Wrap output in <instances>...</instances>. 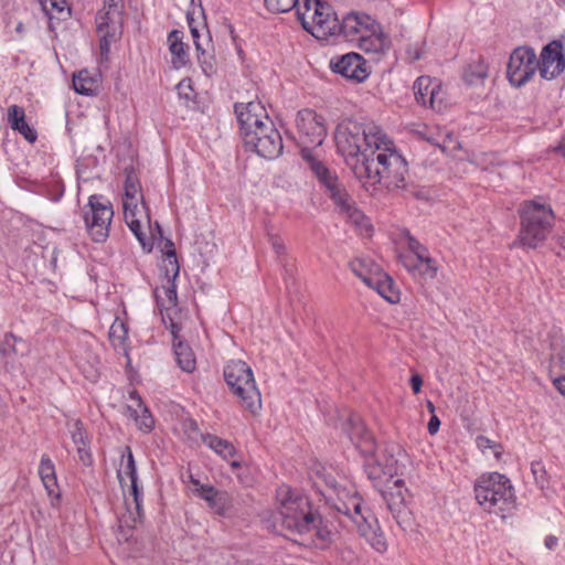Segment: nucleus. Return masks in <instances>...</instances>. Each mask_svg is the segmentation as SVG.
I'll use <instances>...</instances> for the list:
<instances>
[{
	"label": "nucleus",
	"mask_w": 565,
	"mask_h": 565,
	"mask_svg": "<svg viewBox=\"0 0 565 565\" xmlns=\"http://www.w3.org/2000/svg\"><path fill=\"white\" fill-rule=\"evenodd\" d=\"M125 0H104L96 14V32L99 36L100 60L107 61L113 43L122 34Z\"/></svg>",
	"instance_id": "6e6552de"
},
{
	"label": "nucleus",
	"mask_w": 565,
	"mask_h": 565,
	"mask_svg": "<svg viewBox=\"0 0 565 565\" xmlns=\"http://www.w3.org/2000/svg\"><path fill=\"white\" fill-rule=\"evenodd\" d=\"M558 540L554 535L546 536L544 545L547 550H554L557 546Z\"/></svg>",
	"instance_id": "338daca9"
},
{
	"label": "nucleus",
	"mask_w": 565,
	"mask_h": 565,
	"mask_svg": "<svg viewBox=\"0 0 565 565\" xmlns=\"http://www.w3.org/2000/svg\"><path fill=\"white\" fill-rule=\"evenodd\" d=\"M171 333L173 334V349L178 365L184 372H193L196 366V360L191 347L179 339L174 323L171 324Z\"/></svg>",
	"instance_id": "bb28decb"
},
{
	"label": "nucleus",
	"mask_w": 565,
	"mask_h": 565,
	"mask_svg": "<svg viewBox=\"0 0 565 565\" xmlns=\"http://www.w3.org/2000/svg\"><path fill=\"white\" fill-rule=\"evenodd\" d=\"M338 151L355 172V164L373 157L386 142V135L373 124L348 120L339 124L334 132Z\"/></svg>",
	"instance_id": "f257e3e1"
},
{
	"label": "nucleus",
	"mask_w": 565,
	"mask_h": 565,
	"mask_svg": "<svg viewBox=\"0 0 565 565\" xmlns=\"http://www.w3.org/2000/svg\"><path fill=\"white\" fill-rule=\"evenodd\" d=\"M335 509L339 513H342L350 518L356 525L365 521L366 515L362 510V499L358 495H352L348 501H340L335 503Z\"/></svg>",
	"instance_id": "f704fd0d"
},
{
	"label": "nucleus",
	"mask_w": 565,
	"mask_h": 565,
	"mask_svg": "<svg viewBox=\"0 0 565 565\" xmlns=\"http://www.w3.org/2000/svg\"><path fill=\"white\" fill-rule=\"evenodd\" d=\"M70 433L76 447L89 444L87 433L84 429L83 423L81 420L76 419L70 425Z\"/></svg>",
	"instance_id": "a18cd8bd"
},
{
	"label": "nucleus",
	"mask_w": 565,
	"mask_h": 565,
	"mask_svg": "<svg viewBox=\"0 0 565 565\" xmlns=\"http://www.w3.org/2000/svg\"><path fill=\"white\" fill-rule=\"evenodd\" d=\"M77 454H78V457H79L81 461L84 465H86V466H90L92 465L93 459H92V454L89 451L88 445L78 446L77 447Z\"/></svg>",
	"instance_id": "bf43d9fd"
},
{
	"label": "nucleus",
	"mask_w": 565,
	"mask_h": 565,
	"mask_svg": "<svg viewBox=\"0 0 565 565\" xmlns=\"http://www.w3.org/2000/svg\"><path fill=\"white\" fill-rule=\"evenodd\" d=\"M356 527L359 533L376 552L383 553L386 551L387 543L383 532L377 526L376 521H374V523H370L369 518L366 516L365 521L360 522Z\"/></svg>",
	"instance_id": "cd10ccee"
},
{
	"label": "nucleus",
	"mask_w": 565,
	"mask_h": 565,
	"mask_svg": "<svg viewBox=\"0 0 565 565\" xmlns=\"http://www.w3.org/2000/svg\"><path fill=\"white\" fill-rule=\"evenodd\" d=\"M296 126L301 154L305 149H310L313 152L316 147L322 145L327 136V128L323 118L316 111L311 109L299 110L296 117Z\"/></svg>",
	"instance_id": "f8f14e48"
},
{
	"label": "nucleus",
	"mask_w": 565,
	"mask_h": 565,
	"mask_svg": "<svg viewBox=\"0 0 565 565\" xmlns=\"http://www.w3.org/2000/svg\"><path fill=\"white\" fill-rule=\"evenodd\" d=\"M403 266L414 277H420L423 279H433L437 275L436 262L415 264L412 256H399Z\"/></svg>",
	"instance_id": "72a5a7b5"
},
{
	"label": "nucleus",
	"mask_w": 565,
	"mask_h": 565,
	"mask_svg": "<svg viewBox=\"0 0 565 565\" xmlns=\"http://www.w3.org/2000/svg\"><path fill=\"white\" fill-rule=\"evenodd\" d=\"M166 247H169V249L166 252V258L163 259L161 269L164 270L168 282H170L171 280H175L178 277L180 267L173 248V243L168 241Z\"/></svg>",
	"instance_id": "a19ab883"
},
{
	"label": "nucleus",
	"mask_w": 565,
	"mask_h": 565,
	"mask_svg": "<svg viewBox=\"0 0 565 565\" xmlns=\"http://www.w3.org/2000/svg\"><path fill=\"white\" fill-rule=\"evenodd\" d=\"M245 147L265 159H275L282 152L284 145L280 132L273 120H266L262 127L247 132L243 138Z\"/></svg>",
	"instance_id": "9b49d317"
},
{
	"label": "nucleus",
	"mask_w": 565,
	"mask_h": 565,
	"mask_svg": "<svg viewBox=\"0 0 565 565\" xmlns=\"http://www.w3.org/2000/svg\"><path fill=\"white\" fill-rule=\"evenodd\" d=\"M330 67L334 73L356 83L365 81L370 75L366 61L354 52L333 57L330 61Z\"/></svg>",
	"instance_id": "6ab92c4d"
},
{
	"label": "nucleus",
	"mask_w": 565,
	"mask_h": 565,
	"mask_svg": "<svg viewBox=\"0 0 565 565\" xmlns=\"http://www.w3.org/2000/svg\"><path fill=\"white\" fill-rule=\"evenodd\" d=\"M26 352V342L13 333H7L0 341V354L6 360H12L17 355H24Z\"/></svg>",
	"instance_id": "2f4dec72"
},
{
	"label": "nucleus",
	"mask_w": 565,
	"mask_h": 565,
	"mask_svg": "<svg viewBox=\"0 0 565 565\" xmlns=\"http://www.w3.org/2000/svg\"><path fill=\"white\" fill-rule=\"evenodd\" d=\"M114 216L110 202H103L102 196L94 194L84 207V221L88 234L97 243L105 242L109 235V226Z\"/></svg>",
	"instance_id": "9d476101"
},
{
	"label": "nucleus",
	"mask_w": 565,
	"mask_h": 565,
	"mask_svg": "<svg viewBox=\"0 0 565 565\" xmlns=\"http://www.w3.org/2000/svg\"><path fill=\"white\" fill-rule=\"evenodd\" d=\"M349 266L366 286L369 278H374L383 273L382 268L370 258H355L350 262Z\"/></svg>",
	"instance_id": "473e14b6"
},
{
	"label": "nucleus",
	"mask_w": 565,
	"mask_h": 565,
	"mask_svg": "<svg viewBox=\"0 0 565 565\" xmlns=\"http://www.w3.org/2000/svg\"><path fill=\"white\" fill-rule=\"evenodd\" d=\"M429 94L427 106L436 111H443L446 108V94L438 81Z\"/></svg>",
	"instance_id": "c03bdc74"
},
{
	"label": "nucleus",
	"mask_w": 565,
	"mask_h": 565,
	"mask_svg": "<svg viewBox=\"0 0 565 565\" xmlns=\"http://www.w3.org/2000/svg\"><path fill=\"white\" fill-rule=\"evenodd\" d=\"M186 19H188V24H189V28H190L191 35L193 38V42H194L195 49H196V51H200V50H202V47H204L203 43L200 41V39H201L200 31L201 30H200L199 25L195 24L193 17L188 14Z\"/></svg>",
	"instance_id": "603ef678"
},
{
	"label": "nucleus",
	"mask_w": 565,
	"mask_h": 565,
	"mask_svg": "<svg viewBox=\"0 0 565 565\" xmlns=\"http://www.w3.org/2000/svg\"><path fill=\"white\" fill-rule=\"evenodd\" d=\"M234 111L237 117L242 138L246 137V134L253 132L257 128L262 127L266 120H270L266 108L260 102H248V103H236L234 105Z\"/></svg>",
	"instance_id": "a211bd4d"
},
{
	"label": "nucleus",
	"mask_w": 565,
	"mask_h": 565,
	"mask_svg": "<svg viewBox=\"0 0 565 565\" xmlns=\"http://www.w3.org/2000/svg\"><path fill=\"white\" fill-rule=\"evenodd\" d=\"M475 495L478 503L489 513L509 511L514 507L513 487L504 475L498 472L479 477L475 484Z\"/></svg>",
	"instance_id": "39448f33"
},
{
	"label": "nucleus",
	"mask_w": 565,
	"mask_h": 565,
	"mask_svg": "<svg viewBox=\"0 0 565 565\" xmlns=\"http://www.w3.org/2000/svg\"><path fill=\"white\" fill-rule=\"evenodd\" d=\"M76 365L82 374L90 382L99 377L100 360L89 347H83L76 355Z\"/></svg>",
	"instance_id": "393cba45"
},
{
	"label": "nucleus",
	"mask_w": 565,
	"mask_h": 565,
	"mask_svg": "<svg viewBox=\"0 0 565 565\" xmlns=\"http://www.w3.org/2000/svg\"><path fill=\"white\" fill-rule=\"evenodd\" d=\"M407 54L413 62L418 61L422 57V52L417 47H409L407 50Z\"/></svg>",
	"instance_id": "774afa93"
},
{
	"label": "nucleus",
	"mask_w": 565,
	"mask_h": 565,
	"mask_svg": "<svg viewBox=\"0 0 565 565\" xmlns=\"http://www.w3.org/2000/svg\"><path fill=\"white\" fill-rule=\"evenodd\" d=\"M343 430L362 455H372L376 450L372 434L366 429L359 416H350L343 424Z\"/></svg>",
	"instance_id": "412c9836"
},
{
	"label": "nucleus",
	"mask_w": 565,
	"mask_h": 565,
	"mask_svg": "<svg viewBox=\"0 0 565 565\" xmlns=\"http://www.w3.org/2000/svg\"><path fill=\"white\" fill-rule=\"evenodd\" d=\"M130 397L131 399H135L137 402L138 406V408L136 409H131V407H129V409L131 411V416L135 417V420L139 425L140 429H143L146 431L151 430L154 425V420L149 409L146 406H143L140 396L136 392L131 393Z\"/></svg>",
	"instance_id": "e433bc0d"
},
{
	"label": "nucleus",
	"mask_w": 565,
	"mask_h": 565,
	"mask_svg": "<svg viewBox=\"0 0 565 565\" xmlns=\"http://www.w3.org/2000/svg\"><path fill=\"white\" fill-rule=\"evenodd\" d=\"M554 220L550 206L533 201L525 202L521 212L520 244L524 247L536 248L548 236Z\"/></svg>",
	"instance_id": "423d86ee"
},
{
	"label": "nucleus",
	"mask_w": 565,
	"mask_h": 565,
	"mask_svg": "<svg viewBox=\"0 0 565 565\" xmlns=\"http://www.w3.org/2000/svg\"><path fill=\"white\" fill-rule=\"evenodd\" d=\"M313 4L316 8L313 13L309 15L311 20L308 32L317 39H327L328 36L337 35L340 22L330 4L322 1L315 2Z\"/></svg>",
	"instance_id": "f3484780"
},
{
	"label": "nucleus",
	"mask_w": 565,
	"mask_h": 565,
	"mask_svg": "<svg viewBox=\"0 0 565 565\" xmlns=\"http://www.w3.org/2000/svg\"><path fill=\"white\" fill-rule=\"evenodd\" d=\"M224 380L242 406L256 414L262 407L260 393L252 369L241 360L230 361L224 367Z\"/></svg>",
	"instance_id": "0eeeda50"
},
{
	"label": "nucleus",
	"mask_w": 565,
	"mask_h": 565,
	"mask_svg": "<svg viewBox=\"0 0 565 565\" xmlns=\"http://www.w3.org/2000/svg\"><path fill=\"white\" fill-rule=\"evenodd\" d=\"M553 383L558 392L565 396V375L554 379Z\"/></svg>",
	"instance_id": "69168bd1"
},
{
	"label": "nucleus",
	"mask_w": 565,
	"mask_h": 565,
	"mask_svg": "<svg viewBox=\"0 0 565 565\" xmlns=\"http://www.w3.org/2000/svg\"><path fill=\"white\" fill-rule=\"evenodd\" d=\"M557 363L565 369V350H562L557 355L552 356V366L555 367Z\"/></svg>",
	"instance_id": "0e129e2a"
},
{
	"label": "nucleus",
	"mask_w": 565,
	"mask_h": 565,
	"mask_svg": "<svg viewBox=\"0 0 565 565\" xmlns=\"http://www.w3.org/2000/svg\"><path fill=\"white\" fill-rule=\"evenodd\" d=\"M49 10L50 18H52V13L55 11L57 13H63L65 10L67 11V14L70 13V9L67 8L66 0H49Z\"/></svg>",
	"instance_id": "6e6d98bb"
},
{
	"label": "nucleus",
	"mask_w": 565,
	"mask_h": 565,
	"mask_svg": "<svg viewBox=\"0 0 565 565\" xmlns=\"http://www.w3.org/2000/svg\"><path fill=\"white\" fill-rule=\"evenodd\" d=\"M367 286L376 290L390 303L399 301V292L395 289L393 279L384 271L374 278H369Z\"/></svg>",
	"instance_id": "c756f323"
},
{
	"label": "nucleus",
	"mask_w": 565,
	"mask_h": 565,
	"mask_svg": "<svg viewBox=\"0 0 565 565\" xmlns=\"http://www.w3.org/2000/svg\"><path fill=\"white\" fill-rule=\"evenodd\" d=\"M407 173L406 160L394 149L393 141L387 137L381 150L355 164L359 179H365L372 184L383 183L388 190L405 188Z\"/></svg>",
	"instance_id": "f03ea898"
},
{
	"label": "nucleus",
	"mask_w": 565,
	"mask_h": 565,
	"mask_svg": "<svg viewBox=\"0 0 565 565\" xmlns=\"http://www.w3.org/2000/svg\"><path fill=\"white\" fill-rule=\"evenodd\" d=\"M343 202L339 203L334 202V204L339 207L340 212L344 213L349 220L355 224L356 226L365 230H370L371 225L369 224L367 218L365 215L354 206V202L352 201L351 196L347 193L343 195Z\"/></svg>",
	"instance_id": "c9c22d12"
},
{
	"label": "nucleus",
	"mask_w": 565,
	"mask_h": 565,
	"mask_svg": "<svg viewBox=\"0 0 565 565\" xmlns=\"http://www.w3.org/2000/svg\"><path fill=\"white\" fill-rule=\"evenodd\" d=\"M317 519L319 520L317 522V526L312 529L317 531V536L323 541V542H328L330 541L331 539V531L327 527V526H323L322 525V520L320 518V515L317 514Z\"/></svg>",
	"instance_id": "4d7b16f0"
},
{
	"label": "nucleus",
	"mask_w": 565,
	"mask_h": 565,
	"mask_svg": "<svg viewBox=\"0 0 565 565\" xmlns=\"http://www.w3.org/2000/svg\"><path fill=\"white\" fill-rule=\"evenodd\" d=\"M178 90H179V95L183 98H185L186 100H190L193 98V88L191 86V81L190 79H182L178 86H177Z\"/></svg>",
	"instance_id": "5fc2aeb1"
},
{
	"label": "nucleus",
	"mask_w": 565,
	"mask_h": 565,
	"mask_svg": "<svg viewBox=\"0 0 565 565\" xmlns=\"http://www.w3.org/2000/svg\"><path fill=\"white\" fill-rule=\"evenodd\" d=\"M365 457L364 470L374 487L382 488L398 478L399 459L388 451L363 455Z\"/></svg>",
	"instance_id": "ddd939ff"
},
{
	"label": "nucleus",
	"mask_w": 565,
	"mask_h": 565,
	"mask_svg": "<svg viewBox=\"0 0 565 565\" xmlns=\"http://www.w3.org/2000/svg\"><path fill=\"white\" fill-rule=\"evenodd\" d=\"M117 477L122 490L128 487L129 494L132 497L131 503L126 501L129 511V518L131 519L132 523H129V520L126 519V516L121 519V522L128 526H135L137 521L140 520L142 515V492L138 488L136 462L129 446L125 447V451L121 455V461L120 467L117 470Z\"/></svg>",
	"instance_id": "1a4fd4ad"
},
{
	"label": "nucleus",
	"mask_w": 565,
	"mask_h": 565,
	"mask_svg": "<svg viewBox=\"0 0 565 565\" xmlns=\"http://www.w3.org/2000/svg\"><path fill=\"white\" fill-rule=\"evenodd\" d=\"M8 122L10 127L21 134L29 142H34L38 138V134L25 120V111L23 107L18 105H11L7 111Z\"/></svg>",
	"instance_id": "a878e982"
},
{
	"label": "nucleus",
	"mask_w": 565,
	"mask_h": 565,
	"mask_svg": "<svg viewBox=\"0 0 565 565\" xmlns=\"http://www.w3.org/2000/svg\"><path fill=\"white\" fill-rule=\"evenodd\" d=\"M487 77V71L483 65H477L476 71L472 70V66L465 73V78L469 84H477Z\"/></svg>",
	"instance_id": "3c124183"
},
{
	"label": "nucleus",
	"mask_w": 565,
	"mask_h": 565,
	"mask_svg": "<svg viewBox=\"0 0 565 565\" xmlns=\"http://www.w3.org/2000/svg\"><path fill=\"white\" fill-rule=\"evenodd\" d=\"M539 60L532 47L519 46L510 55L507 75L510 83L521 87L536 73Z\"/></svg>",
	"instance_id": "4468645a"
},
{
	"label": "nucleus",
	"mask_w": 565,
	"mask_h": 565,
	"mask_svg": "<svg viewBox=\"0 0 565 565\" xmlns=\"http://www.w3.org/2000/svg\"><path fill=\"white\" fill-rule=\"evenodd\" d=\"M269 242L273 249L279 257L286 254V246L280 237L277 235H269Z\"/></svg>",
	"instance_id": "13d9d810"
},
{
	"label": "nucleus",
	"mask_w": 565,
	"mask_h": 565,
	"mask_svg": "<svg viewBox=\"0 0 565 565\" xmlns=\"http://www.w3.org/2000/svg\"><path fill=\"white\" fill-rule=\"evenodd\" d=\"M39 476L49 497L52 499V504L55 505L54 500L58 501L61 498V493L57 484L55 465L47 455H42L41 457L39 466Z\"/></svg>",
	"instance_id": "b1692460"
},
{
	"label": "nucleus",
	"mask_w": 565,
	"mask_h": 565,
	"mask_svg": "<svg viewBox=\"0 0 565 565\" xmlns=\"http://www.w3.org/2000/svg\"><path fill=\"white\" fill-rule=\"evenodd\" d=\"M315 2H321V0H299L296 6L298 19L306 31H308L310 26L311 18H309V15L313 13L316 8Z\"/></svg>",
	"instance_id": "37998d69"
},
{
	"label": "nucleus",
	"mask_w": 565,
	"mask_h": 565,
	"mask_svg": "<svg viewBox=\"0 0 565 565\" xmlns=\"http://www.w3.org/2000/svg\"><path fill=\"white\" fill-rule=\"evenodd\" d=\"M337 35H342L366 53H382L387 47L381 24L364 12H349L342 19Z\"/></svg>",
	"instance_id": "20e7f679"
},
{
	"label": "nucleus",
	"mask_w": 565,
	"mask_h": 565,
	"mask_svg": "<svg viewBox=\"0 0 565 565\" xmlns=\"http://www.w3.org/2000/svg\"><path fill=\"white\" fill-rule=\"evenodd\" d=\"M477 447L486 454L487 450H491L493 456L499 459L502 454V447L500 444H497L492 440H490L488 437L484 436H478L476 438Z\"/></svg>",
	"instance_id": "09e8293b"
},
{
	"label": "nucleus",
	"mask_w": 565,
	"mask_h": 565,
	"mask_svg": "<svg viewBox=\"0 0 565 565\" xmlns=\"http://www.w3.org/2000/svg\"><path fill=\"white\" fill-rule=\"evenodd\" d=\"M127 335L128 329L126 324L122 321L116 319L109 330L110 340L114 343L118 342V344H122L124 341L127 339Z\"/></svg>",
	"instance_id": "de8ad7c7"
},
{
	"label": "nucleus",
	"mask_w": 565,
	"mask_h": 565,
	"mask_svg": "<svg viewBox=\"0 0 565 565\" xmlns=\"http://www.w3.org/2000/svg\"><path fill=\"white\" fill-rule=\"evenodd\" d=\"M201 30H204L206 32V36H205L206 47H202V50L196 51L198 61L201 65L203 73L206 76H212L216 72V62H215V57L212 54H210L207 51V47L211 45V38L209 35V31L205 25H203Z\"/></svg>",
	"instance_id": "ea45409f"
},
{
	"label": "nucleus",
	"mask_w": 565,
	"mask_h": 565,
	"mask_svg": "<svg viewBox=\"0 0 565 565\" xmlns=\"http://www.w3.org/2000/svg\"><path fill=\"white\" fill-rule=\"evenodd\" d=\"M183 33L179 30H172L168 36L169 51L172 55L171 63L173 68L179 70L189 62L186 45L182 41Z\"/></svg>",
	"instance_id": "c85d7f7f"
},
{
	"label": "nucleus",
	"mask_w": 565,
	"mask_h": 565,
	"mask_svg": "<svg viewBox=\"0 0 565 565\" xmlns=\"http://www.w3.org/2000/svg\"><path fill=\"white\" fill-rule=\"evenodd\" d=\"M73 87L76 93L89 96L96 92L97 81L90 76L88 71L83 70L73 76Z\"/></svg>",
	"instance_id": "4c0bfd02"
},
{
	"label": "nucleus",
	"mask_w": 565,
	"mask_h": 565,
	"mask_svg": "<svg viewBox=\"0 0 565 565\" xmlns=\"http://www.w3.org/2000/svg\"><path fill=\"white\" fill-rule=\"evenodd\" d=\"M275 526L286 535H303L317 526V514L310 509L307 497L282 484L277 489Z\"/></svg>",
	"instance_id": "7ed1b4c3"
},
{
	"label": "nucleus",
	"mask_w": 565,
	"mask_h": 565,
	"mask_svg": "<svg viewBox=\"0 0 565 565\" xmlns=\"http://www.w3.org/2000/svg\"><path fill=\"white\" fill-rule=\"evenodd\" d=\"M531 471L534 477L536 484L544 489L547 484L546 470L542 462L535 461L531 465Z\"/></svg>",
	"instance_id": "8fccbe9b"
},
{
	"label": "nucleus",
	"mask_w": 565,
	"mask_h": 565,
	"mask_svg": "<svg viewBox=\"0 0 565 565\" xmlns=\"http://www.w3.org/2000/svg\"><path fill=\"white\" fill-rule=\"evenodd\" d=\"M439 426H440V420L439 418L436 416V415H433L428 422V433L430 435H435L438 429H439Z\"/></svg>",
	"instance_id": "e2e57ef3"
},
{
	"label": "nucleus",
	"mask_w": 565,
	"mask_h": 565,
	"mask_svg": "<svg viewBox=\"0 0 565 565\" xmlns=\"http://www.w3.org/2000/svg\"><path fill=\"white\" fill-rule=\"evenodd\" d=\"M124 205V217L125 222L140 242L143 248L147 247V237L141 230V224L146 221L148 224L150 222V216L148 212V207L145 204V201L141 202H129L122 203Z\"/></svg>",
	"instance_id": "4be33fe9"
},
{
	"label": "nucleus",
	"mask_w": 565,
	"mask_h": 565,
	"mask_svg": "<svg viewBox=\"0 0 565 565\" xmlns=\"http://www.w3.org/2000/svg\"><path fill=\"white\" fill-rule=\"evenodd\" d=\"M562 50V43L557 41H553L543 47L537 67L543 78L553 79L564 71L565 56Z\"/></svg>",
	"instance_id": "aec40b11"
},
{
	"label": "nucleus",
	"mask_w": 565,
	"mask_h": 565,
	"mask_svg": "<svg viewBox=\"0 0 565 565\" xmlns=\"http://www.w3.org/2000/svg\"><path fill=\"white\" fill-rule=\"evenodd\" d=\"M436 83L437 79L429 76H420L415 81L413 89L417 103L427 106L430 96L429 90H433Z\"/></svg>",
	"instance_id": "58836bf2"
},
{
	"label": "nucleus",
	"mask_w": 565,
	"mask_h": 565,
	"mask_svg": "<svg viewBox=\"0 0 565 565\" xmlns=\"http://www.w3.org/2000/svg\"><path fill=\"white\" fill-rule=\"evenodd\" d=\"M143 201V194L141 191L140 181L132 167L125 169V182H124V199L122 203L129 202H141Z\"/></svg>",
	"instance_id": "7c9ffc66"
},
{
	"label": "nucleus",
	"mask_w": 565,
	"mask_h": 565,
	"mask_svg": "<svg viewBox=\"0 0 565 565\" xmlns=\"http://www.w3.org/2000/svg\"><path fill=\"white\" fill-rule=\"evenodd\" d=\"M380 492L396 523L404 531L411 527L412 515L406 505L405 494L407 489L404 486V480L396 478L391 483L380 488Z\"/></svg>",
	"instance_id": "2eb2a0df"
},
{
	"label": "nucleus",
	"mask_w": 565,
	"mask_h": 565,
	"mask_svg": "<svg viewBox=\"0 0 565 565\" xmlns=\"http://www.w3.org/2000/svg\"><path fill=\"white\" fill-rule=\"evenodd\" d=\"M407 246L409 252L412 253L411 256L413 258L425 252H428V249L413 236L407 237Z\"/></svg>",
	"instance_id": "864d4df0"
},
{
	"label": "nucleus",
	"mask_w": 565,
	"mask_h": 565,
	"mask_svg": "<svg viewBox=\"0 0 565 565\" xmlns=\"http://www.w3.org/2000/svg\"><path fill=\"white\" fill-rule=\"evenodd\" d=\"M412 390L415 394H418L422 390L423 379L419 374H413L411 377Z\"/></svg>",
	"instance_id": "052dcab7"
},
{
	"label": "nucleus",
	"mask_w": 565,
	"mask_h": 565,
	"mask_svg": "<svg viewBox=\"0 0 565 565\" xmlns=\"http://www.w3.org/2000/svg\"><path fill=\"white\" fill-rule=\"evenodd\" d=\"M164 292L170 302L174 303L177 301V289L174 280L169 282V286L166 288Z\"/></svg>",
	"instance_id": "680f3d73"
},
{
	"label": "nucleus",
	"mask_w": 565,
	"mask_h": 565,
	"mask_svg": "<svg viewBox=\"0 0 565 565\" xmlns=\"http://www.w3.org/2000/svg\"><path fill=\"white\" fill-rule=\"evenodd\" d=\"M299 0H264L266 8L274 13L288 12L296 8Z\"/></svg>",
	"instance_id": "49530a36"
},
{
	"label": "nucleus",
	"mask_w": 565,
	"mask_h": 565,
	"mask_svg": "<svg viewBox=\"0 0 565 565\" xmlns=\"http://www.w3.org/2000/svg\"><path fill=\"white\" fill-rule=\"evenodd\" d=\"M193 492L207 502L209 507L213 509L218 515H226L233 507L232 495L226 491L216 490L212 486H200Z\"/></svg>",
	"instance_id": "5701e85b"
},
{
	"label": "nucleus",
	"mask_w": 565,
	"mask_h": 565,
	"mask_svg": "<svg viewBox=\"0 0 565 565\" xmlns=\"http://www.w3.org/2000/svg\"><path fill=\"white\" fill-rule=\"evenodd\" d=\"M302 159L307 162L309 169L319 180V182L327 189L333 202L344 203L343 195L347 190L339 181L334 171H331L322 161H320L310 149L302 151Z\"/></svg>",
	"instance_id": "dca6fc26"
},
{
	"label": "nucleus",
	"mask_w": 565,
	"mask_h": 565,
	"mask_svg": "<svg viewBox=\"0 0 565 565\" xmlns=\"http://www.w3.org/2000/svg\"><path fill=\"white\" fill-rule=\"evenodd\" d=\"M203 443L225 459L233 457L235 454L233 445L217 436L207 434L203 436Z\"/></svg>",
	"instance_id": "79ce46f5"
}]
</instances>
